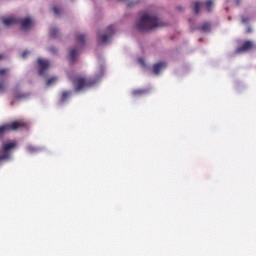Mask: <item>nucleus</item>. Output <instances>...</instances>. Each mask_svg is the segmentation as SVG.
<instances>
[{
  "label": "nucleus",
  "mask_w": 256,
  "mask_h": 256,
  "mask_svg": "<svg viewBox=\"0 0 256 256\" xmlns=\"http://www.w3.org/2000/svg\"><path fill=\"white\" fill-rule=\"evenodd\" d=\"M157 27H165V24L156 15L144 14L136 24L137 30L141 32L153 31Z\"/></svg>",
  "instance_id": "obj_1"
},
{
  "label": "nucleus",
  "mask_w": 256,
  "mask_h": 256,
  "mask_svg": "<svg viewBox=\"0 0 256 256\" xmlns=\"http://www.w3.org/2000/svg\"><path fill=\"white\" fill-rule=\"evenodd\" d=\"M72 83L76 91H83V89H89V87H93L95 80L92 78L77 76L72 80Z\"/></svg>",
  "instance_id": "obj_2"
},
{
  "label": "nucleus",
  "mask_w": 256,
  "mask_h": 256,
  "mask_svg": "<svg viewBox=\"0 0 256 256\" xmlns=\"http://www.w3.org/2000/svg\"><path fill=\"white\" fill-rule=\"evenodd\" d=\"M17 23L21 25L22 29H29V27L33 25V20H31V18L17 19L13 17L3 19V24L6 27H9L10 25H15Z\"/></svg>",
  "instance_id": "obj_3"
},
{
  "label": "nucleus",
  "mask_w": 256,
  "mask_h": 256,
  "mask_svg": "<svg viewBox=\"0 0 256 256\" xmlns=\"http://www.w3.org/2000/svg\"><path fill=\"white\" fill-rule=\"evenodd\" d=\"M19 129H27V123L23 120L14 121L10 124L0 126V135L7 133V131H19Z\"/></svg>",
  "instance_id": "obj_4"
},
{
  "label": "nucleus",
  "mask_w": 256,
  "mask_h": 256,
  "mask_svg": "<svg viewBox=\"0 0 256 256\" xmlns=\"http://www.w3.org/2000/svg\"><path fill=\"white\" fill-rule=\"evenodd\" d=\"M115 35V26L110 25L107 27L106 32L101 36V34L97 35V39L100 43H107L109 39H111Z\"/></svg>",
  "instance_id": "obj_5"
},
{
  "label": "nucleus",
  "mask_w": 256,
  "mask_h": 256,
  "mask_svg": "<svg viewBox=\"0 0 256 256\" xmlns=\"http://www.w3.org/2000/svg\"><path fill=\"white\" fill-rule=\"evenodd\" d=\"M38 67H39V75L41 77H45V71L51 67V62L49 60L44 59V58H38Z\"/></svg>",
  "instance_id": "obj_6"
},
{
  "label": "nucleus",
  "mask_w": 256,
  "mask_h": 256,
  "mask_svg": "<svg viewBox=\"0 0 256 256\" xmlns=\"http://www.w3.org/2000/svg\"><path fill=\"white\" fill-rule=\"evenodd\" d=\"M16 145L17 144L15 142L4 144V148L1 151L0 159L2 160L9 159L10 157L9 151H11V149H15Z\"/></svg>",
  "instance_id": "obj_7"
},
{
  "label": "nucleus",
  "mask_w": 256,
  "mask_h": 256,
  "mask_svg": "<svg viewBox=\"0 0 256 256\" xmlns=\"http://www.w3.org/2000/svg\"><path fill=\"white\" fill-rule=\"evenodd\" d=\"M250 49H253V42L248 40L236 49V53H245V51H250Z\"/></svg>",
  "instance_id": "obj_8"
},
{
  "label": "nucleus",
  "mask_w": 256,
  "mask_h": 256,
  "mask_svg": "<svg viewBox=\"0 0 256 256\" xmlns=\"http://www.w3.org/2000/svg\"><path fill=\"white\" fill-rule=\"evenodd\" d=\"M165 67H167L166 62H158L152 66V73H154V75H159L161 70L165 69Z\"/></svg>",
  "instance_id": "obj_9"
},
{
  "label": "nucleus",
  "mask_w": 256,
  "mask_h": 256,
  "mask_svg": "<svg viewBox=\"0 0 256 256\" xmlns=\"http://www.w3.org/2000/svg\"><path fill=\"white\" fill-rule=\"evenodd\" d=\"M196 29L202 33H211V23L204 22L202 25L197 26Z\"/></svg>",
  "instance_id": "obj_10"
},
{
  "label": "nucleus",
  "mask_w": 256,
  "mask_h": 256,
  "mask_svg": "<svg viewBox=\"0 0 256 256\" xmlns=\"http://www.w3.org/2000/svg\"><path fill=\"white\" fill-rule=\"evenodd\" d=\"M69 97H71V91L62 92L61 98H60L61 103H65V101H67Z\"/></svg>",
  "instance_id": "obj_11"
},
{
  "label": "nucleus",
  "mask_w": 256,
  "mask_h": 256,
  "mask_svg": "<svg viewBox=\"0 0 256 256\" xmlns=\"http://www.w3.org/2000/svg\"><path fill=\"white\" fill-rule=\"evenodd\" d=\"M147 93V90L145 89H136L132 91V95H134V97H141V95H145Z\"/></svg>",
  "instance_id": "obj_12"
},
{
  "label": "nucleus",
  "mask_w": 256,
  "mask_h": 256,
  "mask_svg": "<svg viewBox=\"0 0 256 256\" xmlns=\"http://www.w3.org/2000/svg\"><path fill=\"white\" fill-rule=\"evenodd\" d=\"M201 7H203V2L197 1V2L194 3V13L196 15H199V13L201 11Z\"/></svg>",
  "instance_id": "obj_13"
},
{
  "label": "nucleus",
  "mask_w": 256,
  "mask_h": 256,
  "mask_svg": "<svg viewBox=\"0 0 256 256\" xmlns=\"http://www.w3.org/2000/svg\"><path fill=\"white\" fill-rule=\"evenodd\" d=\"M77 51V48H74L70 51L69 60L71 61V63H73L75 59H77Z\"/></svg>",
  "instance_id": "obj_14"
},
{
  "label": "nucleus",
  "mask_w": 256,
  "mask_h": 256,
  "mask_svg": "<svg viewBox=\"0 0 256 256\" xmlns=\"http://www.w3.org/2000/svg\"><path fill=\"white\" fill-rule=\"evenodd\" d=\"M76 41L82 45H85V34H77Z\"/></svg>",
  "instance_id": "obj_15"
},
{
  "label": "nucleus",
  "mask_w": 256,
  "mask_h": 256,
  "mask_svg": "<svg viewBox=\"0 0 256 256\" xmlns=\"http://www.w3.org/2000/svg\"><path fill=\"white\" fill-rule=\"evenodd\" d=\"M59 30L56 27L50 29V37H57Z\"/></svg>",
  "instance_id": "obj_16"
},
{
  "label": "nucleus",
  "mask_w": 256,
  "mask_h": 256,
  "mask_svg": "<svg viewBox=\"0 0 256 256\" xmlns=\"http://www.w3.org/2000/svg\"><path fill=\"white\" fill-rule=\"evenodd\" d=\"M53 11H54L55 15H61L63 10L59 6H54Z\"/></svg>",
  "instance_id": "obj_17"
},
{
  "label": "nucleus",
  "mask_w": 256,
  "mask_h": 256,
  "mask_svg": "<svg viewBox=\"0 0 256 256\" xmlns=\"http://www.w3.org/2000/svg\"><path fill=\"white\" fill-rule=\"evenodd\" d=\"M27 151L29 153H35L38 151V149L35 146L29 145V146H27Z\"/></svg>",
  "instance_id": "obj_18"
},
{
  "label": "nucleus",
  "mask_w": 256,
  "mask_h": 256,
  "mask_svg": "<svg viewBox=\"0 0 256 256\" xmlns=\"http://www.w3.org/2000/svg\"><path fill=\"white\" fill-rule=\"evenodd\" d=\"M212 7H213V1L209 0L206 2V9L207 11H212Z\"/></svg>",
  "instance_id": "obj_19"
},
{
  "label": "nucleus",
  "mask_w": 256,
  "mask_h": 256,
  "mask_svg": "<svg viewBox=\"0 0 256 256\" xmlns=\"http://www.w3.org/2000/svg\"><path fill=\"white\" fill-rule=\"evenodd\" d=\"M57 82V77H51L50 79H48L47 81V85L51 86L53 83Z\"/></svg>",
  "instance_id": "obj_20"
},
{
  "label": "nucleus",
  "mask_w": 256,
  "mask_h": 256,
  "mask_svg": "<svg viewBox=\"0 0 256 256\" xmlns=\"http://www.w3.org/2000/svg\"><path fill=\"white\" fill-rule=\"evenodd\" d=\"M7 73H9V69L7 68L0 69V77H3V75H7Z\"/></svg>",
  "instance_id": "obj_21"
},
{
  "label": "nucleus",
  "mask_w": 256,
  "mask_h": 256,
  "mask_svg": "<svg viewBox=\"0 0 256 256\" xmlns=\"http://www.w3.org/2000/svg\"><path fill=\"white\" fill-rule=\"evenodd\" d=\"M25 97H27V95L15 93V99H25Z\"/></svg>",
  "instance_id": "obj_22"
},
{
  "label": "nucleus",
  "mask_w": 256,
  "mask_h": 256,
  "mask_svg": "<svg viewBox=\"0 0 256 256\" xmlns=\"http://www.w3.org/2000/svg\"><path fill=\"white\" fill-rule=\"evenodd\" d=\"M3 91H5V84L0 82V93H3Z\"/></svg>",
  "instance_id": "obj_23"
},
{
  "label": "nucleus",
  "mask_w": 256,
  "mask_h": 256,
  "mask_svg": "<svg viewBox=\"0 0 256 256\" xmlns=\"http://www.w3.org/2000/svg\"><path fill=\"white\" fill-rule=\"evenodd\" d=\"M27 55H29V51H24L23 53H22V57H23V59H25V57H27Z\"/></svg>",
  "instance_id": "obj_24"
},
{
  "label": "nucleus",
  "mask_w": 256,
  "mask_h": 256,
  "mask_svg": "<svg viewBox=\"0 0 256 256\" xmlns=\"http://www.w3.org/2000/svg\"><path fill=\"white\" fill-rule=\"evenodd\" d=\"M50 52H51V53H57V48H55V47H50Z\"/></svg>",
  "instance_id": "obj_25"
},
{
  "label": "nucleus",
  "mask_w": 256,
  "mask_h": 256,
  "mask_svg": "<svg viewBox=\"0 0 256 256\" xmlns=\"http://www.w3.org/2000/svg\"><path fill=\"white\" fill-rule=\"evenodd\" d=\"M249 21V18H242V23H247Z\"/></svg>",
  "instance_id": "obj_26"
},
{
  "label": "nucleus",
  "mask_w": 256,
  "mask_h": 256,
  "mask_svg": "<svg viewBox=\"0 0 256 256\" xmlns=\"http://www.w3.org/2000/svg\"><path fill=\"white\" fill-rule=\"evenodd\" d=\"M247 33H251V28L250 27H248Z\"/></svg>",
  "instance_id": "obj_27"
},
{
  "label": "nucleus",
  "mask_w": 256,
  "mask_h": 256,
  "mask_svg": "<svg viewBox=\"0 0 256 256\" xmlns=\"http://www.w3.org/2000/svg\"><path fill=\"white\" fill-rule=\"evenodd\" d=\"M5 56L3 54H0V59H4Z\"/></svg>",
  "instance_id": "obj_28"
},
{
  "label": "nucleus",
  "mask_w": 256,
  "mask_h": 256,
  "mask_svg": "<svg viewBox=\"0 0 256 256\" xmlns=\"http://www.w3.org/2000/svg\"><path fill=\"white\" fill-rule=\"evenodd\" d=\"M178 10H179V11H183V8H181V7H178Z\"/></svg>",
  "instance_id": "obj_29"
},
{
  "label": "nucleus",
  "mask_w": 256,
  "mask_h": 256,
  "mask_svg": "<svg viewBox=\"0 0 256 256\" xmlns=\"http://www.w3.org/2000/svg\"><path fill=\"white\" fill-rule=\"evenodd\" d=\"M139 62L143 64V59H139Z\"/></svg>",
  "instance_id": "obj_30"
},
{
  "label": "nucleus",
  "mask_w": 256,
  "mask_h": 256,
  "mask_svg": "<svg viewBox=\"0 0 256 256\" xmlns=\"http://www.w3.org/2000/svg\"><path fill=\"white\" fill-rule=\"evenodd\" d=\"M120 1H124V0H120Z\"/></svg>",
  "instance_id": "obj_31"
}]
</instances>
